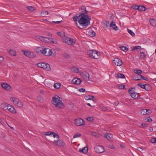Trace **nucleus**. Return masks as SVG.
<instances>
[{"instance_id": "obj_1", "label": "nucleus", "mask_w": 156, "mask_h": 156, "mask_svg": "<svg viewBox=\"0 0 156 156\" xmlns=\"http://www.w3.org/2000/svg\"><path fill=\"white\" fill-rule=\"evenodd\" d=\"M73 20L76 22L77 25L78 23L77 21H78L80 26L82 27H80L78 26L79 28L82 29L85 28L90 24V21L91 18L89 16L85 15L83 13H81L78 14L73 17Z\"/></svg>"}, {"instance_id": "obj_2", "label": "nucleus", "mask_w": 156, "mask_h": 156, "mask_svg": "<svg viewBox=\"0 0 156 156\" xmlns=\"http://www.w3.org/2000/svg\"><path fill=\"white\" fill-rule=\"evenodd\" d=\"M60 99H61L58 95H55V97L52 98V104L56 107L62 108L64 106V104Z\"/></svg>"}, {"instance_id": "obj_3", "label": "nucleus", "mask_w": 156, "mask_h": 156, "mask_svg": "<svg viewBox=\"0 0 156 156\" xmlns=\"http://www.w3.org/2000/svg\"><path fill=\"white\" fill-rule=\"evenodd\" d=\"M37 39H39L41 41H44L46 43L53 44L57 42V40L55 38H49L47 37H44L39 36H37Z\"/></svg>"}, {"instance_id": "obj_4", "label": "nucleus", "mask_w": 156, "mask_h": 156, "mask_svg": "<svg viewBox=\"0 0 156 156\" xmlns=\"http://www.w3.org/2000/svg\"><path fill=\"white\" fill-rule=\"evenodd\" d=\"M130 9H133L134 10H147L152 9V8L149 7L146 8L144 6L142 5H133L129 7Z\"/></svg>"}, {"instance_id": "obj_5", "label": "nucleus", "mask_w": 156, "mask_h": 156, "mask_svg": "<svg viewBox=\"0 0 156 156\" xmlns=\"http://www.w3.org/2000/svg\"><path fill=\"white\" fill-rule=\"evenodd\" d=\"M38 67L42 68L47 70H49L51 68L50 66L48 64L45 62L39 63L37 64Z\"/></svg>"}, {"instance_id": "obj_6", "label": "nucleus", "mask_w": 156, "mask_h": 156, "mask_svg": "<svg viewBox=\"0 0 156 156\" xmlns=\"http://www.w3.org/2000/svg\"><path fill=\"white\" fill-rule=\"evenodd\" d=\"M62 41L71 45H73L75 42V40L67 37H65L63 38Z\"/></svg>"}, {"instance_id": "obj_7", "label": "nucleus", "mask_w": 156, "mask_h": 156, "mask_svg": "<svg viewBox=\"0 0 156 156\" xmlns=\"http://www.w3.org/2000/svg\"><path fill=\"white\" fill-rule=\"evenodd\" d=\"M49 142L53 144L54 145L61 147H63L65 145L64 143L61 140H55L53 141H49Z\"/></svg>"}, {"instance_id": "obj_8", "label": "nucleus", "mask_w": 156, "mask_h": 156, "mask_svg": "<svg viewBox=\"0 0 156 156\" xmlns=\"http://www.w3.org/2000/svg\"><path fill=\"white\" fill-rule=\"evenodd\" d=\"M95 151L96 152L99 153H101L104 151V148L102 146L97 145L94 147Z\"/></svg>"}, {"instance_id": "obj_9", "label": "nucleus", "mask_w": 156, "mask_h": 156, "mask_svg": "<svg viewBox=\"0 0 156 156\" xmlns=\"http://www.w3.org/2000/svg\"><path fill=\"white\" fill-rule=\"evenodd\" d=\"M81 77L85 81H88L89 80V74L86 72H84L80 74Z\"/></svg>"}, {"instance_id": "obj_10", "label": "nucleus", "mask_w": 156, "mask_h": 156, "mask_svg": "<svg viewBox=\"0 0 156 156\" xmlns=\"http://www.w3.org/2000/svg\"><path fill=\"white\" fill-rule=\"evenodd\" d=\"M45 134L46 136H53L54 138H56L57 140H58L59 138V136L54 132L48 131L46 132L45 133Z\"/></svg>"}, {"instance_id": "obj_11", "label": "nucleus", "mask_w": 156, "mask_h": 156, "mask_svg": "<svg viewBox=\"0 0 156 156\" xmlns=\"http://www.w3.org/2000/svg\"><path fill=\"white\" fill-rule=\"evenodd\" d=\"M75 124L78 126H82L84 125V121L81 119H76L74 121Z\"/></svg>"}, {"instance_id": "obj_12", "label": "nucleus", "mask_w": 156, "mask_h": 156, "mask_svg": "<svg viewBox=\"0 0 156 156\" xmlns=\"http://www.w3.org/2000/svg\"><path fill=\"white\" fill-rule=\"evenodd\" d=\"M24 52V55L27 57L30 58H33L35 57L36 55L33 52L30 51H23Z\"/></svg>"}, {"instance_id": "obj_13", "label": "nucleus", "mask_w": 156, "mask_h": 156, "mask_svg": "<svg viewBox=\"0 0 156 156\" xmlns=\"http://www.w3.org/2000/svg\"><path fill=\"white\" fill-rule=\"evenodd\" d=\"M100 54L99 52L96 50H93L92 58L96 59H98L100 58Z\"/></svg>"}, {"instance_id": "obj_14", "label": "nucleus", "mask_w": 156, "mask_h": 156, "mask_svg": "<svg viewBox=\"0 0 156 156\" xmlns=\"http://www.w3.org/2000/svg\"><path fill=\"white\" fill-rule=\"evenodd\" d=\"M115 64V65L117 66H120L122 65V60L120 59L116 58L113 60Z\"/></svg>"}, {"instance_id": "obj_15", "label": "nucleus", "mask_w": 156, "mask_h": 156, "mask_svg": "<svg viewBox=\"0 0 156 156\" xmlns=\"http://www.w3.org/2000/svg\"><path fill=\"white\" fill-rule=\"evenodd\" d=\"M72 83L75 84L76 85L80 84L81 82V80L79 79L76 78H75L73 79L71 81Z\"/></svg>"}, {"instance_id": "obj_16", "label": "nucleus", "mask_w": 156, "mask_h": 156, "mask_svg": "<svg viewBox=\"0 0 156 156\" xmlns=\"http://www.w3.org/2000/svg\"><path fill=\"white\" fill-rule=\"evenodd\" d=\"M2 87L6 90H9L11 87L9 84L5 83L2 84Z\"/></svg>"}, {"instance_id": "obj_17", "label": "nucleus", "mask_w": 156, "mask_h": 156, "mask_svg": "<svg viewBox=\"0 0 156 156\" xmlns=\"http://www.w3.org/2000/svg\"><path fill=\"white\" fill-rule=\"evenodd\" d=\"M104 137H105L109 141H112L113 140V135L111 134L107 133L105 134Z\"/></svg>"}, {"instance_id": "obj_18", "label": "nucleus", "mask_w": 156, "mask_h": 156, "mask_svg": "<svg viewBox=\"0 0 156 156\" xmlns=\"http://www.w3.org/2000/svg\"><path fill=\"white\" fill-rule=\"evenodd\" d=\"M131 97L134 99L139 98L140 96L139 94L136 92H132V93L130 94Z\"/></svg>"}, {"instance_id": "obj_19", "label": "nucleus", "mask_w": 156, "mask_h": 156, "mask_svg": "<svg viewBox=\"0 0 156 156\" xmlns=\"http://www.w3.org/2000/svg\"><path fill=\"white\" fill-rule=\"evenodd\" d=\"M110 27H112L113 29L115 30H117L118 29V27L116 25L115 22H114L113 21H112L110 24Z\"/></svg>"}, {"instance_id": "obj_20", "label": "nucleus", "mask_w": 156, "mask_h": 156, "mask_svg": "<svg viewBox=\"0 0 156 156\" xmlns=\"http://www.w3.org/2000/svg\"><path fill=\"white\" fill-rule=\"evenodd\" d=\"M150 24L152 26L155 27L156 26V20L152 19L150 20Z\"/></svg>"}, {"instance_id": "obj_21", "label": "nucleus", "mask_w": 156, "mask_h": 156, "mask_svg": "<svg viewBox=\"0 0 156 156\" xmlns=\"http://www.w3.org/2000/svg\"><path fill=\"white\" fill-rule=\"evenodd\" d=\"M9 104L6 102H3L1 104V108L4 109L5 110H6V109L7 108V107L8 105Z\"/></svg>"}, {"instance_id": "obj_22", "label": "nucleus", "mask_w": 156, "mask_h": 156, "mask_svg": "<svg viewBox=\"0 0 156 156\" xmlns=\"http://www.w3.org/2000/svg\"><path fill=\"white\" fill-rule=\"evenodd\" d=\"M43 47L42 46H41V47L36 48L35 49L36 52L37 53H41Z\"/></svg>"}, {"instance_id": "obj_23", "label": "nucleus", "mask_w": 156, "mask_h": 156, "mask_svg": "<svg viewBox=\"0 0 156 156\" xmlns=\"http://www.w3.org/2000/svg\"><path fill=\"white\" fill-rule=\"evenodd\" d=\"M11 100L12 101L13 103L14 104L16 105L17 103H18V102H19V100L16 98L13 97L12 98Z\"/></svg>"}, {"instance_id": "obj_24", "label": "nucleus", "mask_w": 156, "mask_h": 156, "mask_svg": "<svg viewBox=\"0 0 156 156\" xmlns=\"http://www.w3.org/2000/svg\"><path fill=\"white\" fill-rule=\"evenodd\" d=\"M115 76L118 78H125V76L124 75L120 73H117V74H115Z\"/></svg>"}, {"instance_id": "obj_25", "label": "nucleus", "mask_w": 156, "mask_h": 156, "mask_svg": "<svg viewBox=\"0 0 156 156\" xmlns=\"http://www.w3.org/2000/svg\"><path fill=\"white\" fill-rule=\"evenodd\" d=\"M41 13L42 16H45L48 14V12L46 10H42L41 12Z\"/></svg>"}, {"instance_id": "obj_26", "label": "nucleus", "mask_w": 156, "mask_h": 156, "mask_svg": "<svg viewBox=\"0 0 156 156\" xmlns=\"http://www.w3.org/2000/svg\"><path fill=\"white\" fill-rule=\"evenodd\" d=\"M145 87L144 89L148 91H150L151 89V87L150 85L149 84H145Z\"/></svg>"}, {"instance_id": "obj_27", "label": "nucleus", "mask_w": 156, "mask_h": 156, "mask_svg": "<svg viewBox=\"0 0 156 156\" xmlns=\"http://www.w3.org/2000/svg\"><path fill=\"white\" fill-rule=\"evenodd\" d=\"M72 70L75 73H78L79 72V69L76 67H73L72 69Z\"/></svg>"}, {"instance_id": "obj_28", "label": "nucleus", "mask_w": 156, "mask_h": 156, "mask_svg": "<svg viewBox=\"0 0 156 156\" xmlns=\"http://www.w3.org/2000/svg\"><path fill=\"white\" fill-rule=\"evenodd\" d=\"M47 48H44L43 47L41 53L44 55H45L46 56V54H47Z\"/></svg>"}, {"instance_id": "obj_29", "label": "nucleus", "mask_w": 156, "mask_h": 156, "mask_svg": "<svg viewBox=\"0 0 156 156\" xmlns=\"http://www.w3.org/2000/svg\"><path fill=\"white\" fill-rule=\"evenodd\" d=\"M93 50H90L87 51V54L89 56L92 58Z\"/></svg>"}, {"instance_id": "obj_30", "label": "nucleus", "mask_w": 156, "mask_h": 156, "mask_svg": "<svg viewBox=\"0 0 156 156\" xmlns=\"http://www.w3.org/2000/svg\"><path fill=\"white\" fill-rule=\"evenodd\" d=\"M147 111V110H146V109H142L141 111V113L143 115H148L149 114V113H147L146 112Z\"/></svg>"}, {"instance_id": "obj_31", "label": "nucleus", "mask_w": 156, "mask_h": 156, "mask_svg": "<svg viewBox=\"0 0 156 156\" xmlns=\"http://www.w3.org/2000/svg\"><path fill=\"white\" fill-rule=\"evenodd\" d=\"M10 107H11L9 111L10 112H12L13 113H16V112L14 107L12 106Z\"/></svg>"}, {"instance_id": "obj_32", "label": "nucleus", "mask_w": 156, "mask_h": 156, "mask_svg": "<svg viewBox=\"0 0 156 156\" xmlns=\"http://www.w3.org/2000/svg\"><path fill=\"white\" fill-rule=\"evenodd\" d=\"M47 51L48 52L46 54V56H49L51 55L52 53V50L50 49L47 48Z\"/></svg>"}, {"instance_id": "obj_33", "label": "nucleus", "mask_w": 156, "mask_h": 156, "mask_svg": "<svg viewBox=\"0 0 156 156\" xmlns=\"http://www.w3.org/2000/svg\"><path fill=\"white\" fill-rule=\"evenodd\" d=\"M61 37L65 36V33L63 31L59 32L57 33Z\"/></svg>"}, {"instance_id": "obj_34", "label": "nucleus", "mask_w": 156, "mask_h": 156, "mask_svg": "<svg viewBox=\"0 0 156 156\" xmlns=\"http://www.w3.org/2000/svg\"><path fill=\"white\" fill-rule=\"evenodd\" d=\"M88 149L87 147H84L81 150L80 149V152L81 151L83 153H86L88 151Z\"/></svg>"}, {"instance_id": "obj_35", "label": "nucleus", "mask_w": 156, "mask_h": 156, "mask_svg": "<svg viewBox=\"0 0 156 156\" xmlns=\"http://www.w3.org/2000/svg\"><path fill=\"white\" fill-rule=\"evenodd\" d=\"M140 58L141 59H143L145 58L146 57V55H145V53L143 52H140Z\"/></svg>"}, {"instance_id": "obj_36", "label": "nucleus", "mask_w": 156, "mask_h": 156, "mask_svg": "<svg viewBox=\"0 0 156 156\" xmlns=\"http://www.w3.org/2000/svg\"><path fill=\"white\" fill-rule=\"evenodd\" d=\"M61 86V84L59 83H55L54 85V87L56 89H58L60 88Z\"/></svg>"}, {"instance_id": "obj_37", "label": "nucleus", "mask_w": 156, "mask_h": 156, "mask_svg": "<svg viewBox=\"0 0 156 156\" xmlns=\"http://www.w3.org/2000/svg\"><path fill=\"white\" fill-rule=\"evenodd\" d=\"M9 53L12 56H15L16 55V52L15 51L12 50H10Z\"/></svg>"}, {"instance_id": "obj_38", "label": "nucleus", "mask_w": 156, "mask_h": 156, "mask_svg": "<svg viewBox=\"0 0 156 156\" xmlns=\"http://www.w3.org/2000/svg\"><path fill=\"white\" fill-rule=\"evenodd\" d=\"M62 56L66 58H69L70 57V55L69 54L67 53H64L63 54Z\"/></svg>"}, {"instance_id": "obj_39", "label": "nucleus", "mask_w": 156, "mask_h": 156, "mask_svg": "<svg viewBox=\"0 0 156 156\" xmlns=\"http://www.w3.org/2000/svg\"><path fill=\"white\" fill-rule=\"evenodd\" d=\"M16 105L19 107L22 108L23 106V104L21 101L19 100V102H18V103H17Z\"/></svg>"}, {"instance_id": "obj_40", "label": "nucleus", "mask_w": 156, "mask_h": 156, "mask_svg": "<svg viewBox=\"0 0 156 156\" xmlns=\"http://www.w3.org/2000/svg\"><path fill=\"white\" fill-rule=\"evenodd\" d=\"M89 33L90 35L92 37L94 36L95 35V32L92 30H89Z\"/></svg>"}, {"instance_id": "obj_41", "label": "nucleus", "mask_w": 156, "mask_h": 156, "mask_svg": "<svg viewBox=\"0 0 156 156\" xmlns=\"http://www.w3.org/2000/svg\"><path fill=\"white\" fill-rule=\"evenodd\" d=\"M135 88L133 87H131L129 89L128 92L130 94H131L132 92H134V90Z\"/></svg>"}, {"instance_id": "obj_42", "label": "nucleus", "mask_w": 156, "mask_h": 156, "mask_svg": "<svg viewBox=\"0 0 156 156\" xmlns=\"http://www.w3.org/2000/svg\"><path fill=\"white\" fill-rule=\"evenodd\" d=\"M94 98V97L93 96L89 95L88 96L86 97V99L87 100H93V99Z\"/></svg>"}, {"instance_id": "obj_43", "label": "nucleus", "mask_w": 156, "mask_h": 156, "mask_svg": "<svg viewBox=\"0 0 156 156\" xmlns=\"http://www.w3.org/2000/svg\"><path fill=\"white\" fill-rule=\"evenodd\" d=\"M120 48L122 50L125 52L127 51L128 50V48L124 46L121 47Z\"/></svg>"}, {"instance_id": "obj_44", "label": "nucleus", "mask_w": 156, "mask_h": 156, "mask_svg": "<svg viewBox=\"0 0 156 156\" xmlns=\"http://www.w3.org/2000/svg\"><path fill=\"white\" fill-rule=\"evenodd\" d=\"M141 49V48L140 46H137L133 47L132 49L133 50H136L137 49L140 50Z\"/></svg>"}, {"instance_id": "obj_45", "label": "nucleus", "mask_w": 156, "mask_h": 156, "mask_svg": "<svg viewBox=\"0 0 156 156\" xmlns=\"http://www.w3.org/2000/svg\"><path fill=\"white\" fill-rule=\"evenodd\" d=\"M87 120L90 122H91L94 120V118L92 117H89L86 118Z\"/></svg>"}, {"instance_id": "obj_46", "label": "nucleus", "mask_w": 156, "mask_h": 156, "mask_svg": "<svg viewBox=\"0 0 156 156\" xmlns=\"http://www.w3.org/2000/svg\"><path fill=\"white\" fill-rule=\"evenodd\" d=\"M128 32L132 37H133L135 36V34L131 30H128Z\"/></svg>"}, {"instance_id": "obj_47", "label": "nucleus", "mask_w": 156, "mask_h": 156, "mask_svg": "<svg viewBox=\"0 0 156 156\" xmlns=\"http://www.w3.org/2000/svg\"><path fill=\"white\" fill-rule=\"evenodd\" d=\"M142 72V71L140 70L137 69L134 71V73H135L138 74V75L139 74H140Z\"/></svg>"}, {"instance_id": "obj_48", "label": "nucleus", "mask_w": 156, "mask_h": 156, "mask_svg": "<svg viewBox=\"0 0 156 156\" xmlns=\"http://www.w3.org/2000/svg\"><path fill=\"white\" fill-rule=\"evenodd\" d=\"M138 76L140 77V79H142L143 80H147L148 79V78L147 77H144L140 74H139Z\"/></svg>"}, {"instance_id": "obj_49", "label": "nucleus", "mask_w": 156, "mask_h": 156, "mask_svg": "<svg viewBox=\"0 0 156 156\" xmlns=\"http://www.w3.org/2000/svg\"><path fill=\"white\" fill-rule=\"evenodd\" d=\"M118 88L120 89H123L125 88V85L122 84L118 85Z\"/></svg>"}, {"instance_id": "obj_50", "label": "nucleus", "mask_w": 156, "mask_h": 156, "mask_svg": "<svg viewBox=\"0 0 156 156\" xmlns=\"http://www.w3.org/2000/svg\"><path fill=\"white\" fill-rule=\"evenodd\" d=\"M145 84L144 85L141 83H138L137 84V86L140 87L141 88L143 89H144L145 87Z\"/></svg>"}, {"instance_id": "obj_51", "label": "nucleus", "mask_w": 156, "mask_h": 156, "mask_svg": "<svg viewBox=\"0 0 156 156\" xmlns=\"http://www.w3.org/2000/svg\"><path fill=\"white\" fill-rule=\"evenodd\" d=\"M37 100L38 101H41L43 100V98L41 96L39 95L37 97Z\"/></svg>"}, {"instance_id": "obj_52", "label": "nucleus", "mask_w": 156, "mask_h": 156, "mask_svg": "<svg viewBox=\"0 0 156 156\" xmlns=\"http://www.w3.org/2000/svg\"><path fill=\"white\" fill-rule=\"evenodd\" d=\"M151 142L152 143H156V138H153L150 140Z\"/></svg>"}, {"instance_id": "obj_53", "label": "nucleus", "mask_w": 156, "mask_h": 156, "mask_svg": "<svg viewBox=\"0 0 156 156\" xmlns=\"http://www.w3.org/2000/svg\"><path fill=\"white\" fill-rule=\"evenodd\" d=\"M28 9V10H35L33 7L31 6H28L26 7Z\"/></svg>"}, {"instance_id": "obj_54", "label": "nucleus", "mask_w": 156, "mask_h": 156, "mask_svg": "<svg viewBox=\"0 0 156 156\" xmlns=\"http://www.w3.org/2000/svg\"><path fill=\"white\" fill-rule=\"evenodd\" d=\"M81 136V134H75L73 136V138H75L77 137H80Z\"/></svg>"}, {"instance_id": "obj_55", "label": "nucleus", "mask_w": 156, "mask_h": 156, "mask_svg": "<svg viewBox=\"0 0 156 156\" xmlns=\"http://www.w3.org/2000/svg\"><path fill=\"white\" fill-rule=\"evenodd\" d=\"M4 58L1 56H0V63H2L4 61Z\"/></svg>"}, {"instance_id": "obj_56", "label": "nucleus", "mask_w": 156, "mask_h": 156, "mask_svg": "<svg viewBox=\"0 0 156 156\" xmlns=\"http://www.w3.org/2000/svg\"><path fill=\"white\" fill-rule=\"evenodd\" d=\"M80 10H86V8L84 6H82L80 7Z\"/></svg>"}, {"instance_id": "obj_57", "label": "nucleus", "mask_w": 156, "mask_h": 156, "mask_svg": "<svg viewBox=\"0 0 156 156\" xmlns=\"http://www.w3.org/2000/svg\"><path fill=\"white\" fill-rule=\"evenodd\" d=\"M152 121V119L150 117L147 118V121L149 122H151Z\"/></svg>"}, {"instance_id": "obj_58", "label": "nucleus", "mask_w": 156, "mask_h": 156, "mask_svg": "<svg viewBox=\"0 0 156 156\" xmlns=\"http://www.w3.org/2000/svg\"><path fill=\"white\" fill-rule=\"evenodd\" d=\"M79 91L80 92H83L85 91V90L83 88H81L79 89Z\"/></svg>"}, {"instance_id": "obj_59", "label": "nucleus", "mask_w": 156, "mask_h": 156, "mask_svg": "<svg viewBox=\"0 0 156 156\" xmlns=\"http://www.w3.org/2000/svg\"><path fill=\"white\" fill-rule=\"evenodd\" d=\"M10 106H12L10 105L9 104L8 105V106L7 107V108L6 109V110H8V111H9V109H10V108H11V107H10Z\"/></svg>"}, {"instance_id": "obj_60", "label": "nucleus", "mask_w": 156, "mask_h": 156, "mask_svg": "<svg viewBox=\"0 0 156 156\" xmlns=\"http://www.w3.org/2000/svg\"><path fill=\"white\" fill-rule=\"evenodd\" d=\"M137 149L140 152L142 151L143 150V149L142 147H138Z\"/></svg>"}, {"instance_id": "obj_61", "label": "nucleus", "mask_w": 156, "mask_h": 156, "mask_svg": "<svg viewBox=\"0 0 156 156\" xmlns=\"http://www.w3.org/2000/svg\"><path fill=\"white\" fill-rule=\"evenodd\" d=\"M3 124V123L2 122V119L1 118H0V124L2 125Z\"/></svg>"}, {"instance_id": "obj_62", "label": "nucleus", "mask_w": 156, "mask_h": 156, "mask_svg": "<svg viewBox=\"0 0 156 156\" xmlns=\"http://www.w3.org/2000/svg\"><path fill=\"white\" fill-rule=\"evenodd\" d=\"M40 93L41 94L44 95L45 94V91L44 90H41L40 91Z\"/></svg>"}, {"instance_id": "obj_63", "label": "nucleus", "mask_w": 156, "mask_h": 156, "mask_svg": "<svg viewBox=\"0 0 156 156\" xmlns=\"http://www.w3.org/2000/svg\"><path fill=\"white\" fill-rule=\"evenodd\" d=\"M141 125L143 126H147V123H142L141 124Z\"/></svg>"}, {"instance_id": "obj_64", "label": "nucleus", "mask_w": 156, "mask_h": 156, "mask_svg": "<svg viewBox=\"0 0 156 156\" xmlns=\"http://www.w3.org/2000/svg\"><path fill=\"white\" fill-rule=\"evenodd\" d=\"M108 147L111 149L115 148L114 147L113 145H109L108 146Z\"/></svg>"}]
</instances>
